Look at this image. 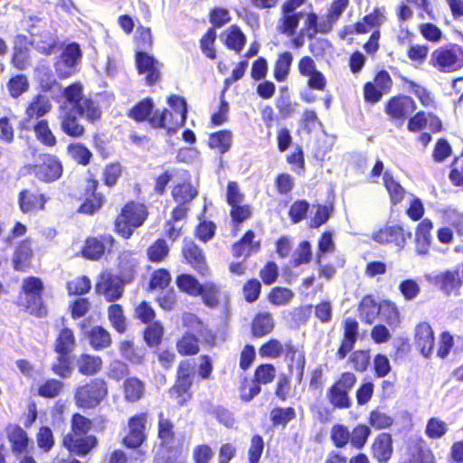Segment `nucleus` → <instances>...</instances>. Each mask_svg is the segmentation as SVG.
I'll use <instances>...</instances> for the list:
<instances>
[{"label": "nucleus", "instance_id": "f257e3e1", "mask_svg": "<svg viewBox=\"0 0 463 463\" xmlns=\"http://www.w3.org/2000/svg\"><path fill=\"white\" fill-rule=\"evenodd\" d=\"M147 216L144 204L129 203L125 205L115 222L116 231L122 237L129 238L134 229L140 227Z\"/></svg>", "mask_w": 463, "mask_h": 463}, {"label": "nucleus", "instance_id": "f03ea898", "mask_svg": "<svg viewBox=\"0 0 463 463\" xmlns=\"http://www.w3.org/2000/svg\"><path fill=\"white\" fill-rule=\"evenodd\" d=\"M63 97L68 104L71 106V110L81 117H85L88 120L93 122L100 116V111L94 102L83 97L82 85L80 83H73L63 90Z\"/></svg>", "mask_w": 463, "mask_h": 463}, {"label": "nucleus", "instance_id": "7ed1b4c3", "mask_svg": "<svg viewBox=\"0 0 463 463\" xmlns=\"http://www.w3.org/2000/svg\"><path fill=\"white\" fill-rule=\"evenodd\" d=\"M431 58L439 71H454L463 66V49L457 44L440 47L432 52Z\"/></svg>", "mask_w": 463, "mask_h": 463}, {"label": "nucleus", "instance_id": "20e7f679", "mask_svg": "<svg viewBox=\"0 0 463 463\" xmlns=\"http://www.w3.org/2000/svg\"><path fill=\"white\" fill-rule=\"evenodd\" d=\"M106 395L107 387L105 382L95 379L77 389L75 400L80 407L91 409L98 406Z\"/></svg>", "mask_w": 463, "mask_h": 463}, {"label": "nucleus", "instance_id": "39448f33", "mask_svg": "<svg viewBox=\"0 0 463 463\" xmlns=\"http://www.w3.org/2000/svg\"><path fill=\"white\" fill-rule=\"evenodd\" d=\"M96 291L103 295L107 301L114 302L122 297L124 282L118 276L104 272L96 285Z\"/></svg>", "mask_w": 463, "mask_h": 463}, {"label": "nucleus", "instance_id": "423d86ee", "mask_svg": "<svg viewBox=\"0 0 463 463\" xmlns=\"http://www.w3.org/2000/svg\"><path fill=\"white\" fill-rule=\"evenodd\" d=\"M411 236L410 232L406 233L401 226L393 225L386 226L373 232L372 239L380 244H393L398 250H402L405 247L407 240Z\"/></svg>", "mask_w": 463, "mask_h": 463}, {"label": "nucleus", "instance_id": "0eeeda50", "mask_svg": "<svg viewBox=\"0 0 463 463\" xmlns=\"http://www.w3.org/2000/svg\"><path fill=\"white\" fill-rule=\"evenodd\" d=\"M33 173L41 181L53 182L61 176V163L54 156L43 155L41 157V163L33 166Z\"/></svg>", "mask_w": 463, "mask_h": 463}, {"label": "nucleus", "instance_id": "6e6552de", "mask_svg": "<svg viewBox=\"0 0 463 463\" xmlns=\"http://www.w3.org/2000/svg\"><path fill=\"white\" fill-rule=\"evenodd\" d=\"M23 290L26 297V307L31 313L42 316V291L43 282L38 278L29 277L23 282Z\"/></svg>", "mask_w": 463, "mask_h": 463}, {"label": "nucleus", "instance_id": "1a4fd4ad", "mask_svg": "<svg viewBox=\"0 0 463 463\" xmlns=\"http://www.w3.org/2000/svg\"><path fill=\"white\" fill-rule=\"evenodd\" d=\"M138 72L146 74V80L149 85L156 82L160 77L161 63L148 53L139 51L136 54Z\"/></svg>", "mask_w": 463, "mask_h": 463}, {"label": "nucleus", "instance_id": "9d476101", "mask_svg": "<svg viewBox=\"0 0 463 463\" xmlns=\"http://www.w3.org/2000/svg\"><path fill=\"white\" fill-rule=\"evenodd\" d=\"M426 279L429 282L439 285L446 294H450L452 291L458 289L462 283L458 269L428 274L426 275Z\"/></svg>", "mask_w": 463, "mask_h": 463}, {"label": "nucleus", "instance_id": "9b49d317", "mask_svg": "<svg viewBox=\"0 0 463 463\" xmlns=\"http://www.w3.org/2000/svg\"><path fill=\"white\" fill-rule=\"evenodd\" d=\"M146 416L140 414L132 417L128 422V433L124 438V444L128 448H137L145 440V424Z\"/></svg>", "mask_w": 463, "mask_h": 463}, {"label": "nucleus", "instance_id": "f8f14e48", "mask_svg": "<svg viewBox=\"0 0 463 463\" xmlns=\"http://www.w3.org/2000/svg\"><path fill=\"white\" fill-rule=\"evenodd\" d=\"M114 241V238L109 234H104L99 238L88 239L83 249V255L90 260H98L106 250H110Z\"/></svg>", "mask_w": 463, "mask_h": 463}, {"label": "nucleus", "instance_id": "ddd939ff", "mask_svg": "<svg viewBox=\"0 0 463 463\" xmlns=\"http://www.w3.org/2000/svg\"><path fill=\"white\" fill-rule=\"evenodd\" d=\"M415 344L422 355L430 357L434 348V334L430 326L420 323L415 328Z\"/></svg>", "mask_w": 463, "mask_h": 463}, {"label": "nucleus", "instance_id": "4468645a", "mask_svg": "<svg viewBox=\"0 0 463 463\" xmlns=\"http://www.w3.org/2000/svg\"><path fill=\"white\" fill-rule=\"evenodd\" d=\"M416 109L414 100L407 96L394 97L386 106V113L393 118H402L411 114Z\"/></svg>", "mask_w": 463, "mask_h": 463}, {"label": "nucleus", "instance_id": "2eb2a0df", "mask_svg": "<svg viewBox=\"0 0 463 463\" xmlns=\"http://www.w3.org/2000/svg\"><path fill=\"white\" fill-rule=\"evenodd\" d=\"M35 26L30 30L32 35L31 44L39 52L49 55L52 53V49L57 44V38L51 30L43 31L39 33L35 32Z\"/></svg>", "mask_w": 463, "mask_h": 463}, {"label": "nucleus", "instance_id": "dca6fc26", "mask_svg": "<svg viewBox=\"0 0 463 463\" xmlns=\"http://www.w3.org/2000/svg\"><path fill=\"white\" fill-rule=\"evenodd\" d=\"M183 254L195 270L201 274L205 273L207 267L203 250L192 240H184Z\"/></svg>", "mask_w": 463, "mask_h": 463}, {"label": "nucleus", "instance_id": "f3484780", "mask_svg": "<svg viewBox=\"0 0 463 463\" xmlns=\"http://www.w3.org/2000/svg\"><path fill=\"white\" fill-rule=\"evenodd\" d=\"M373 457L381 463L390 460L392 455V439L388 433H381L372 445Z\"/></svg>", "mask_w": 463, "mask_h": 463}, {"label": "nucleus", "instance_id": "a211bd4d", "mask_svg": "<svg viewBox=\"0 0 463 463\" xmlns=\"http://www.w3.org/2000/svg\"><path fill=\"white\" fill-rule=\"evenodd\" d=\"M48 197L43 194L24 190L19 194V206L23 213H28L35 210H43Z\"/></svg>", "mask_w": 463, "mask_h": 463}, {"label": "nucleus", "instance_id": "6ab92c4d", "mask_svg": "<svg viewBox=\"0 0 463 463\" xmlns=\"http://www.w3.org/2000/svg\"><path fill=\"white\" fill-rule=\"evenodd\" d=\"M63 443L71 452L84 456L95 447L97 439L94 436H66Z\"/></svg>", "mask_w": 463, "mask_h": 463}, {"label": "nucleus", "instance_id": "aec40b11", "mask_svg": "<svg viewBox=\"0 0 463 463\" xmlns=\"http://www.w3.org/2000/svg\"><path fill=\"white\" fill-rule=\"evenodd\" d=\"M254 232L248 231L239 241L233 244V255L235 257L248 258L251 253L257 252L260 250V242H254Z\"/></svg>", "mask_w": 463, "mask_h": 463}, {"label": "nucleus", "instance_id": "412c9836", "mask_svg": "<svg viewBox=\"0 0 463 463\" xmlns=\"http://www.w3.org/2000/svg\"><path fill=\"white\" fill-rule=\"evenodd\" d=\"M7 434L14 453L20 454L26 451L29 439L27 433L20 426H10L7 429Z\"/></svg>", "mask_w": 463, "mask_h": 463}, {"label": "nucleus", "instance_id": "4be33fe9", "mask_svg": "<svg viewBox=\"0 0 463 463\" xmlns=\"http://www.w3.org/2000/svg\"><path fill=\"white\" fill-rule=\"evenodd\" d=\"M79 372L83 375L97 373L102 365V360L99 356L82 354L76 361Z\"/></svg>", "mask_w": 463, "mask_h": 463}, {"label": "nucleus", "instance_id": "5701e85b", "mask_svg": "<svg viewBox=\"0 0 463 463\" xmlns=\"http://www.w3.org/2000/svg\"><path fill=\"white\" fill-rule=\"evenodd\" d=\"M52 109L48 97L44 95L35 96L26 109V115L29 118H41L47 114Z\"/></svg>", "mask_w": 463, "mask_h": 463}, {"label": "nucleus", "instance_id": "b1692460", "mask_svg": "<svg viewBox=\"0 0 463 463\" xmlns=\"http://www.w3.org/2000/svg\"><path fill=\"white\" fill-rule=\"evenodd\" d=\"M381 306L370 296L364 297L359 306L360 317L366 323L372 324L380 315Z\"/></svg>", "mask_w": 463, "mask_h": 463}, {"label": "nucleus", "instance_id": "393cba45", "mask_svg": "<svg viewBox=\"0 0 463 463\" xmlns=\"http://www.w3.org/2000/svg\"><path fill=\"white\" fill-rule=\"evenodd\" d=\"M303 16V13H288L282 12V17L279 20L277 28L284 34L292 36L296 33L299 21Z\"/></svg>", "mask_w": 463, "mask_h": 463}, {"label": "nucleus", "instance_id": "a878e982", "mask_svg": "<svg viewBox=\"0 0 463 463\" xmlns=\"http://www.w3.org/2000/svg\"><path fill=\"white\" fill-rule=\"evenodd\" d=\"M33 255L31 243L29 241H22L16 248L14 254V268L16 270H24L29 265L30 260Z\"/></svg>", "mask_w": 463, "mask_h": 463}, {"label": "nucleus", "instance_id": "bb28decb", "mask_svg": "<svg viewBox=\"0 0 463 463\" xmlns=\"http://www.w3.org/2000/svg\"><path fill=\"white\" fill-rule=\"evenodd\" d=\"M175 114L164 109L162 111L156 110L150 118V123L154 128H166L169 132L175 131L179 126H174Z\"/></svg>", "mask_w": 463, "mask_h": 463}, {"label": "nucleus", "instance_id": "cd10ccee", "mask_svg": "<svg viewBox=\"0 0 463 463\" xmlns=\"http://www.w3.org/2000/svg\"><path fill=\"white\" fill-rule=\"evenodd\" d=\"M383 184L392 204H397L403 200L406 193L405 189L394 180L389 172L383 174Z\"/></svg>", "mask_w": 463, "mask_h": 463}, {"label": "nucleus", "instance_id": "c85d7f7f", "mask_svg": "<svg viewBox=\"0 0 463 463\" xmlns=\"http://www.w3.org/2000/svg\"><path fill=\"white\" fill-rule=\"evenodd\" d=\"M273 327L274 322L270 313L258 314L252 322V333L258 337L270 333Z\"/></svg>", "mask_w": 463, "mask_h": 463}, {"label": "nucleus", "instance_id": "c756f323", "mask_svg": "<svg viewBox=\"0 0 463 463\" xmlns=\"http://www.w3.org/2000/svg\"><path fill=\"white\" fill-rule=\"evenodd\" d=\"M76 111L66 112L61 118V129L71 137H78L84 133V128L78 122Z\"/></svg>", "mask_w": 463, "mask_h": 463}, {"label": "nucleus", "instance_id": "7c9ffc66", "mask_svg": "<svg viewBox=\"0 0 463 463\" xmlns=\"http://www.w3.org/2000/svg\"><path fill=\"white\" fill-rule=\"evenodd\" d=\"M293 61V55L289 52L279 54L274 67V78L281 82L287 80Z\"/></svg>", "mask_w": 463, "mask_h": 463}, {"label": "nucleus", "instance_id": "2f4dec72", "mask_svg": "<svg viewBox=\"0 0 463 463\" xmlns=\"http://www.w3.org/2000/svg\"><path fill=\"white\" fill-rule=\"evenodd\" d=\"M89 339L90 345L95 350L107 348L111 344L109 333L101 326H94L89 332Z\"/></svg>", "mask_w": 463, "mask_h": 463}, {"label": "nucleus", "instance_id": "473e14b6", "mask_svg": "<svg viewBox=\"0 0 463 463\" xmlns=\"http://www.w3.org/2000/svg\"><path fill=\"white\" fill-rule=\"evenodd\" d=\"M232 132L228 130H222L210 136L209 146L212 148L218 149L220 154H224L230 149L232 146Z\"/></svg>", "mask_w": 463, "mask_h": 463}, {"label": "nucleus", "instance_id": "72a5a7b5", "mask_svg": "<svg viewBox=\"0 0 463 463\" xmlns=\"http://www.w3.org/2000/svg\"><path fill=\"white\" fill-rule=\"evenodd\" d=\"M75 346V338L72 331L63 328L56 339L55 350L61 355H67Z\"/></svg>", "mask_w": 463, "mask_h": 463}, {"label": "nucleus", "instance_id": "f704fd0d", "mask_svg": "<svg viewBox=\"0 0 463 463\" xmlns=\"http://www.w3.org/2000/svg\"><path fill=\"white\" fill-rule=\"evenodd\" d=\"M245 43L246 37L238 26L232 25L226 32L225 45L229 49L240 52L243 49Z\"/></svg>", "mask_w": 463, "mask_h": 463}, {"label": "nucleus", "instance_id": "c9c22d12", "mask_svg": "<svg viewBox=\"0 0 463 463\" xmlns=\"http://www.w3.org/2000/svg\"><path fill=\"white\" fill-rule=\"evenodd\" d=\"M330 403L339 409H347L351 406L348 392L334 384L327 392Z\"/></svg>", "mask_w": 463, "mask_h": 463}, {"label": "nucleus", "instance_id": "e433bc0d", "mask_svg": "<svg viewBox=\"0 0 463 463\" xmlns=\"http://www.w3.org/2000/svg\"><path fill=\"white\" fill-rule=\"evenodd\" d=\"M36 138L47 146H54L57 143L56 137L49 128L45 119L39 120L33 127Z\"/></svg>", "mask_w": 463, "mask_h": 463}, {"label": "nucleus", "instance_id": "4c0bfd02", "mask_svg": "<svg viewBox=\"0 0 463 463\" xmlns=\"http://www.w3.org/2000/svg\"><path fill=\"white\" fill-rule=\"evenodd\" d=\"M168 104L175 114L174 126H183L186 120L187 106L184 98L179 96H171L168 98Z\"/></svg>", "mask_w": 463, "mask_h": 463}, {"label": "nucleus", "instance_id": "58836bf2", "mask_svg": "<svg viewBox=\"0 0 463 463\" xmlns=\"http://www.w3.org/2000/svg\"><path fill=\"white\" fill-rule=\"evenodd\" d=\"M108 317L112 326L118 332L124 333L127 329L126 317L123 308L118 304H112L108 308Z\"/></svg>", "mask_w": 463, "mask_h": 463}, {"label": "nucleus", "instance_id": "ea45409f", "mask_svg": "<svg viewBox=\"0 0 463 463\" xmlns=\"http://www.w3.org/2000/svg\"><path fill=\"white\" fill-rule=\"evenodd\" d=\"M124 392L127 401L137 402L144 394V384L137 378H128L124 383Z\"/></svg>", "mask_w": 463, "mask_h": 463}, {"label": "nucleus", "instance_id": "a19ab883", "mask_svg": "<svg viewBox=\"0 0 463 463\" xmlns=\"http://www.w3.org/2000/svg\"><path fill=\"white\" fill-rule=\"evenodd\" d=\"M177 287L180 290L186 292L191 296H199L202 290V285L199 281L189 274H182L176 279Z\"/></svg>", "mask_w": 463, "mask_h": 463}, {"label": "nucleus", "instance_id": "79ce46f5", "mask_svg": "<svg viewBox=\"0 0 463 463\" xmlns=\"http://www.w3.org/2000/svg\"><path fill=\"white\" fill-rule=\"evenodd\" d=\"M176 348L182 355H194L199 352V341L194 335L186 333L177 342Z\"/></svg>", "mask_w": 463, "mask_h": 463}, {"label": "nucleus", "instance_id": "37998d69", "mask_svg": "<svg viewBox=\"0 0 463 463\" xmlns=\"http://www.w3.org/2000/svg\"><path fill=\"white\" fill-rule=\"evenodd\" d=\"M173 428V423L169 420L164 418L163 413H160L158 421V438L161 440L162 445L168 447L173 444L175 439Z\"/></svg>", "mask_w": 463, "mask_h": 463}, {"label": "nucleus", "instance_id": "c03bdc74", "mask_svg": "<svg viewBox=\"0 0 463 463\" xmlns=\"http://www.w3.org/2000/svg\"><path fill=\"white\" fill-rule=\"evenodd\" d=\"M173 197L178 203L191 202L197 194V190L189 183H184L175 186L172 191Z\"/></svg>", "mask_w": 463, "mask_h": 463}, {"label": "nucleus", "instance_id": "a18cd8bd", "mask_svg": "<svg viewBox=\"0 0 463 463\" xmlns=\"http://www.w3.org/2000/svg\"><path fill=\"white\" fill-rule=\"evenodd\" d=\"M98 182L95 180H91L89 182L87 194L91 191L93 199L87 198L86 201L80 206V212L84 213L91 214L96 212L98 209L101 207L102 204V197L100 195L95 194V190L97 188Z\"/></svg>", "mask_w": 463, "mask_h": 463}, {"label": "nucleus", "instance_id": "49530a36", "mask_svg": "<svg viewBox=\"0 0 463 463\" xmlns=\"http://www.w3.org/2000/svg\"><path fill=\"white\" fill-rule=\"evenodd\" d=\"M81 59V51L80 45L76 43L68 44L62 52L61 62L69 68H74Z\"/></svg>", "mask_w": 463, "mask_h": 463}, {"label": "nucleus", "instance_id": "de8ad7c7", "mask_svg": "<svg viewBox=\"0 0 463 463\" xmlns=\"http://www.w3.org/2000/svg\"><path fill=\"white\" fill-rule=\"evenodd\" d=\"M35 78L39 80L41 87L44 90H50L56 82L50 66L42 64L35 69Z\"/></svg>", "mask_w": 463, "mask_h": 463}, {"label": "nucleus", "instance_id": "09e8293b", "mask_svg": "<svg viewBox=\"0 0 463 463\" xmlns=\"http://www.w3.org/2000/svg\"><path fill=\"white\" fill-rule=\"evenodd\" d=\"M169 247L165 241L159 239L147 249V256L150 261H162L168 254Z\"/></svg>", "mask_w": 463, "mask_h": 463}, {"label": "nucleus", "instance_id": "8fccbe9b", "mask_svg": "<svg viewBox=\"0 0 463 463\" xmlns=\"http://www.w3.org/2000/svg\"><path fill=\"white\" fill-rule=\"evenodd\" d=\"M7 88L10 95L13 98H18L23 93L27 91L29 88V82L24 75H16L11 78L7 83Z\"/></svg>", "mask_w": 463, "mask_h": 463}, {"label": "nucleus", "instance_id": "3c124183", "mask_svg": "<svg viewBox=\"0 0 463 463\" xmlns=\"http://www.w3.org/2000/svg\"><path fill=\"white\" fill-rule=\"evenodd\" d=\"M380 316L381 319L393 329L400 324V314L394 304L387 303L382 306Z\"/></svg>", "mask_w": 463, "mask_h": 463}, {"label": "nucleus", "instance_id": "603ef678", "mask_svg": "<svg viewBox=\"0 0 463 463\" xmlns=\"http://www.w3.org/2000/svg\"><path fill=\"white\" fill-rule=\"evenodd\" d=\"M219 288L213 282H207L202 285V290L199 296H202L204 304L213 307L219 303Z\"/></svg>", "mask_w": 463, "mask_h": 463}, {"label": "nucleus", "instance_id": "864d4df0", "mask_svg": "<svg viewBox=\"0 0 463 463\" xmlns=\"http://www.w3.org/2000/svg\"><path fill=\"white\" fill-rule=\"evenodd\" d=\"M63 383L55 379H49L38 388V394L44 398H54L59 395Z\"/></svg>", "mask_w": 463, "mask_h": 463}, {"label": "nucleus", "instance_id": "5fc2aeb1", "mask_svg": "<svg viewBox=\"0 0 463 463\" xmlns=\"http://www.w3.org/2000/svg\"><path fill=\"white\" fill-rule=\"evenodd\" d=\"M331 439L337 448H344L350 441V432L347 427L335 424L331 430Z\"/></svg>", "mask_w": 463, "mask_h": 463}, {"label": "nucleus", "instance_id": "6e6d98bb", "mask_svg": "<svg viewBox=\"0 0 463 463\" xmlns=\"http://www.w3.org/2000/svg\"><path fill=\"white\" fill-rule=\"evenodd\" d=\"M371 434V430L366 425H358L350 433V442L356 449H362Z\"/></svg>", "mask_w": 463, "mask_h": 463}, {"label": "nucleus", "instance_id": "4d7b16f0", "mask_svg": "<svg viewBox=\"0 0 463 463\" xmlns=\"http://www.w3.org/2000/svg\"><path fill=\"white\" fill-rule=\"evenodd\" d=\"M312 250L308 241H301L294 252L293 265L298 267L301 264L308 263L311 260Z\"/></svg>", "mask_w": 463, "mask_h": 463}, {"label": "nucleus", "instance_id": "13d9d810", "mask_svg": "<svg viewBox=\"0 0 463 463\" xmlns=\"http://www.w3.org/2000/svg\"><path fill=\"white\" fill-rule=\"evenodd\" d=\"M153 107L152 99H145L130 110L129 116L137 121L144 120L150 115Z\"/></svg>", "mask_w": 463, "mask_h": 463}, {"label": "nucleus", "instance_id": "bf43d9fd", "mask_svg": "<svg viewBox=\"0 0 463 463\" xmlns=\"http://www.w3.org/2000/svg\"><path fill=\"white\" fill-rule=\"evenodd\" d=\"M294 293L286 288L276 287L269 294V301L276 306H284L290 302Z\"/></svg>", "mask_w": 463, "mask_h": 463}, {"label": "nucleus", "instance_id": "052dcab7", "mask_svg": "<svg viewBox=\"0 0 463 463\" xmlns=\"http://www.w3.org/2000/svg\"><path fill=\"white\" fill-rule=\"evenodd\" d=\"M284 352L283 345L277 339H271L261 345L260 354L262 357L277 358Z\"/></svg>", "mask_w": 463, "mask_h": 463}, {"label": "nucleus", "instance_id": "680f3d73", "mask_svg": "<svg viewBox=\"0 0 463 463\" xmlns=\"http://www.w3.org/2000/svg\"><path fill=\"white\" fill-rule=\"evenodd\" d=\"M216 39V32L213 28L208 29L207 33L201 39V49L204 55L209 59H215V50L213 47Z\"/></svg>", "mask_w": 463, "mask_h": 463}, {"label": "nucleus", "instance_id": "e2e57ef3", "mask_svg": "<svg viewBox=\"0 0 463 463\" xmlns=\"http://www.w3.org/2000/svg\"><path fill=\"white\" fill-rule=\"evenodd\" d=\"M284 351L288 358L291 360L290 367L295 366L300 373H303L305 367V356L303 352L297 350L291 344L284 346Z\"/></svg>", "mask_w": 463, "mask_h": 463}, {"label": "nucleus", "instance_id": "0e129e2a", "mask_svg": "<svg viewBox=\"0 0 463 463\" xmlns=\"http://www.w3.org/2000/svg\"><path fill=\"white\" fill-rule=\"evenodd\" d=\"M276 370L272 364H261L255 370L254 379L257 383L267 384L275 377Z\"/></svg>", "mask_w": 463, "mask_h": 463}, {"label": "nucleus", "instance_id": "69168bd1", "mask_svg": "<svg viewBox=\"0 0 463 463\" xmlns=\"http://www.w3.org/2000/svg\"><path fill=\"white\" fill-rule=\"evenodd\" d=\"M69 294L83 295L90 289V280L86 276L76 278L67 284Z\"/></svg>", "mask_w": 463, "mask_h": 463}, {"label": "nucleus", "instance_id": "338daca9", "mask_svg": "<svg viewBox=\"0 0 463 463\" xmlns=\"http://www.w3.org/2000/svg\"><path fill=\"white\" fill-rule=\"evenodd\" d=\"M298 104L291 100L289 95L281 94L276 101V107L282 118L290 117L296 110Z\"/></svg>", "mask_w": 463, "mask_h": 463}, {"label": "nucleus", "instance_id": "774afa93", "mask_svg": "<svg viewBox=\"0 0 463 463\" xmlns=\"http://www.w3.org/2000/svg\"><path fill=\"white\" fill-rule=\"evenodd\" d=\"M163 336V326L158 322L150 324L145 331L144 338L150 346L157 345Z\"/></svg>", "mask_w": 463, "mask_h": 463}]
</instances>
